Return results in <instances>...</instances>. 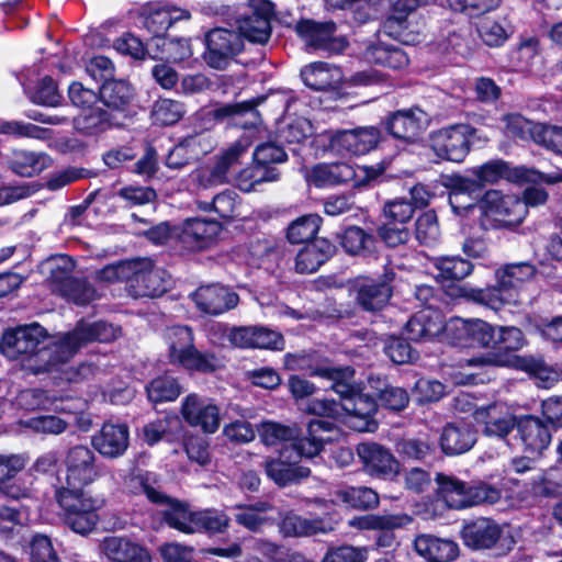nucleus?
<instances>
[{
	"instance_id": "79ce46f5",
	"label": "nucleus",
	"mask_w": 562,
	"mask_h": 562,
	"mask_svg": "<svg viewBox=\"0 0 562 562\" xmlns=\"http://www.w3.org/2000/svg\"><path fill=\"white\" fill-rule=\"evenodd\" d=\"M507 369L529 374V376L538 381L537 385L543 389H550L562 380V368L549 366L542 357H535L532 355L520 356L515 352Z\"/></svg>"
},
{
	"instance_id": "5701e85b",
	"label": "nucleus",
	"mask_w": 562,
	"mask_h": 562,
	"mask_svg": "<svg viewBox=\"0 0 562 562\" xmlns=\"http://www.w3.org/2000/svg\"><path fill=\"white\" fill-rule=\"evenodd\" d=\"M150 504L165 506L159 510L161 524L170 529L184 535H193V524L196 510L187 501L170 496L165 492H154L149 490Z\"/></svg>"
},
{
	"instance_id": "b1692460",
	"label": "nucleus",
	"mask_w": 562,
	"mask_h": 562,
	"mask_svg": "<svg viewBox=\"0 0 562 562\" xmlns=\"http://www.w3.org/2000/svg\"><path fill=\"white\" fill-rule=\"evenodd\" d=\"M224 229L223 223L206 217H188L183 221L179 240L192 252H200L214 247Z\"/></svg>"
},
{
	"instance_id": "412c9836",
	"label": "nucleus",
	"mask_w": 562,
	"mask_h": 562,
	"mask_svg": "<svg viewBox=\"0 0 562 562\" xmlns=\"http://www.w3.org/2000/svg\"><path fill=\"white\" fill-rule=\"evenodd\" d=\"M297 450L289 451L286 448H280L277 457L265 460V473L277 486L296 485L310 477L311 469L300 464L305 456H297Z\"/></svg>"
},
{
	"instance_id": "0eeeda50",
	"label": "nucleus",
	"mask_w": 562,
	"mask_h": 562,
	"mask_svg": "<svg viewBox=\"0 0 562 562\" xmlns=\"http://www.w3.org/2000/svg\"><path fill=\"white\" fill-rule=\"evenodd\" d=\"M288 158L284 146L277 140L276 136L274 139L269 138L259 143L252 151L251 165L236 173L238 189L250 193L256 191L259 184L278 181L281 177L278 165L286 162Z\"/></svg>"
},
{
	"instance_id": "338daca9",
	"label": "nucleus",
	"mask_w": 562,
	"mask_h": 562,
	"mask_svg": "<svg viewBox=\"0 0 562 562\" xmlns=\"http://www.w3.org/2000/svg\"><path fill=\"white\" fill-rule=\"evenodd\" d=\"M247 250L257 265L278 262L284 256V241L273 237H254L249 240Z\"/></svg>"
},
{
	"instance_id": "4be33fe9",
	"label": "nucleus",
	"mask_w": 562,
	"mask_h": 562,
	"mask_svg": "<svg viewBox=\"0 0 562 562\" xmlns=\"http://www.w3.org/2000/svg\"><path fill=\"white\" fill-rule=\"evenodd\" d=\"M516 432L522 452L533 458H541L549 449L555 431L540 416L522 414L518 415Z\"/></svg>"
},
{
	"instance_id": "1a4fd4ad",
	"label": "nucleus",
	"mask_w": 562,
	"mask_h": 562,
	"mask_svg": "<svg viewBox=\"0 0 562 562\" xmlns=\"http://www.w3.org/2000/svg\"><path fill=\"white\" fill-rule=\"evenodd\" d=\"M396 277L394 268L390 266H384L381 273L356 277L350 291L357 306L366 313L383 311L394 294Z\"/></svg>"
},
{
	"instance_id": "37998d69",
	"label": "nucleus",
	"mask_w": 562,
	"mask_h": 562,
	"mask_svg": "<svg viewBox=\"0 0 562 562\" xmlns=\"http://www.w3.org/2000/svg\"><path fill=\"white\" fill-rule=\"evenodd\" d=\"M473 418L477 424L483 425L482 431L486 437L506 439L516 429L518 415H502L497 405L493 403L475 408Z\"/></svg>"
},
{
	"instance_id": "bf43d9fd",
	"label": "nucleus",
	"mask_w": 562,
	"mask_h": 562,
	"mask_svg": "<svg viewBox=\"0 0 562 562\" xmlns=\"http://www.w3.org/2000/svg\"><path fill=\"white\" fill-rule=\"evenodd\" d=\"M173 366H178L190 373L213 374L222 368L221 361L213 351H201L195 345L182 353Z\"/></svg>"
},
{
	"instance_id": "4d7b16f0",
	"label": "nucleus",
	"mask_w": 562,
	"mask_h": 562,
	"mask_svg": "<svg viewBox=\"0 0 562 562\" xmlns=\"http://www.w3.org/2000/svg\"><path fill=\"white\" fill-rule=\"evenodd\" d=\"M273 506L267 501H258L252 504H236L234 520L240 527L251 532H259L269 524L266 514L272 510Z\"/></svg>"
},
{
	"instance_id": "393cba45",
	"label": "nucleus",
	"mask_w": 562,
	"mask_h": 562,
	"mask_svg": "<svg viewBox=\"0 0 562 562\" xmlns=\"http://www.w3.org/2000/svg\"><path fill=\"white\" fill-rule=\"evenodd\" d=\"M413 518L407 514L364 515L355 517L351 526L361 530L374 531L376 548L391 549L396 543L394 530L409 525Z\"/></svg>"
},
{
	"instance_id": "8fccbe9b",
	"label": "nucleus",
	"mask_w": 562,
	"mask_h": 562,
	"mask_svg": "<svg viewBox=\"0 0 562 562\" xmlns=\"http://www.w3.org/2000/svg\"><path fill=\"white\" fill-rule=\"evenodd\" d=\"M134 97V88L123 79L105 80V82H102L99 87L100 101L111 113H126L131 108Z\"/></svg>"
},
{
	"instance_id": "774afa93",
	"label": "nucleus",
	"mask_w": 562,
	"mask_h": 562,
	"mask_svg": "<svg viewBox=\"0 0 562 562\" xmlns=\"http://www.w3.org/2000/svg\"><path fill=\"white\" fill-rule=\"evenodd\" d=\"M322 222V217L317 214H305L297 217L286 228L288 241L303 246L305 243L316 239Z\"/></svg>"
},
{
	"instance_id": "a19ab883",
	"label": "nucleus",
	"mask_w": 562,
	"mask_h": 562,
	"mask_svg": "<svg viewBox=\"0 0 562 562\" xmlns=\"http://www.w3.org/2000/svg\"><path fill=\"white\" fill-rule=\"evenodd\" d=\"M339 395V401L334 398H310L304 403V405L300 408L302 412L308 415H315L322 418L337 419L341 413L345 414V424L352 430L357 432H361L360 424H358V411L353 412L351 407L347 406V396L341 393H337Z\"/></svg>"
},
{
	"instance_id": "f704fd0d",
	"label": "nucleus",
	"mask_w": 562,
	"mask_h": 562,
	"mask_svg": "<svg viewBox=\"0 0 562 562\" xmlns=\"http://www.w3.org/2000/svg\"><path fill=\"white\" fill-rule=\"evenodd\" d=\"M413 551L424 562H453L460 555V547L450 538L419 533L413 541Z\"/></svg>"
},
{
	"instance_id": "f8f14e48",
	"label": "nucleus",
	"mask_w": 562,
	"mask_h": 562,
	"mask_svg": "<svg viewBox=\"0 0 562 562\" xmlns=\"http://www.w3.org/2000/svg\"><path fill=\"white\" fill-rule=\"evenodd\" d=\"M474 132L470 124L443 126L429 133V146L439 159L461 164L471 151Z\"/></svg>"
},
{
	"instance_id": "4468645a",
	"label": "nucleus",
	"mask_w": 562,
	"mask_h": 562,
	"mask_svg": "<svg viewBox=\"0 0 562 562\" xmlns=\"http://www.w3.org/2000/svg\"><path fill=\"white\" fill-rule=\"evenodd\" d=\"M477 203L482 214L494 222L495 228L517 227L527 215L518 195L496 189L485 190Z\"/></svg>"
},
{
	"instance_id": "f03ea898",
	"label": "nucleus",
	"mask_w": 562,
	"mask_h": 562,
	"mask_svg": "<svg viewBox=\"0 0 562 562\" xmlns=\"http://www.w3.org/2000/svg\"><path fill=\"white\" fill-rule=\"evenodd\" d=\"M447 341L458 348L485 350L472 357V367L507 368L515 352L528 345L524 331L516 326L494 325L481 318H451L447 327Z\"/></svg>"
},
{
	"instance_id": "4c0bfd02",
	"label": "nucleus",
	"mask_w": 562,
	"mask_h": 562,
	"mask_svg": "<svg viewBox=\"0 0 562 562\" xmlns=\"http://www.w3.org/2000/svg\"><path fill=\"white\" fill-rule=\"evenodd\" d=\"M108 562H151L149 550L127 537L106 536L99 544Z\"/></svg>"
},
{
	"instance_id": "a878e982",
	"label": "nucleus",
	"mask_w": 562,
	"mask_h": 562,
	"mask_svg": "<svg viewBox=\"0 0 562 562\" xmlns=\"http://www.w3.org/2000/svg\"><path fill=\"white\" fill-rule=\"evenodd\" d=\"M180 413L189 426L199 427L204 434H214L220 428L221 408L209 397L188 394L182 400Z\"/></svg>"
},
{
	"instance_id": "c756f323",
	"label": "nucleus",
	"mask_w": 562,
	"mask_h": 562,
	"mask_svg": "<svg viewBox=\"0 0 562 562\" xmlns=\"http://www.w3.org/2000/svg\"><path fill=\"white\" fill-rule=\"evenodd\" d=\"M335 239L344 252L362 259L378 258L379 241L375 235L358 225H345L335 233Z\"/></svg>"
},
{
	"instance_id": "2eb2a0df",
	"label": "nucleus",
	"mask_w": 562,
	"mask_h": 562,
	"mask_svg": "<svg viewBox=\"0 0 562 562\" xmlns=\"http://www.w3.org/2000/svg\"><path fill=\"white\" fill-rule=\"evenodd\" d=\"M467 172L475 176L481 192L486 187L497 186L502 182L519 183L535 181L539 173L529 170L525 165H514L512 161L496 157L480 165L467 169Z\"/></svg>"
},
{
	"instance_id": "a211bd4d",
	"label": "nucleus",
	"mask_w": 562,
	"mask_h": 562,
	"mask_svg": "<svg viewBox=\"0 0 562 562\" xmlns=\"http://www.w3.org/2000/svg\"><path fill=\"white\" fill-rule=\"evenodd\" d=\"M362 471L370 477L393 481L401 473V463L390 448L375 441L356 446Z\"/></svg>"
},
{
	"instance_id": "f257e3e1",
	"label": "nucleus",
	"mask_w": 562,
	"mask_h": 562,
	"mask_svg": "<svg viewBox=\"0 0 562 562\" xmlns=\"http://www.w3.org/2000/svg\"><path fill=\"white\" fill-rule=\"evenodd\" d=\"M65 482L54 486V497L64 513L65 524L76 533L87 536L98 520L97 501L85 491L102 475L97 456L83 445L70 447L64 459Z\"/></svg>"
},
{
	"instance_id": "cd10ccee",
	"label": "nucleus",
	"mask_w": 562,
	"mask_h": 562,
	"mask_svg": "<svg viewBox=\"0 0 562 562\" xmlns=\"http://www.w3.org/2000/svg\"><path fill=\"white\" fill-rule=\"evenodd\" d=\"M228 340L241 349L283 350L285 345L280 331L261 325L233 327Z\"/></svg>"
},
{
	"instance_id": "58836bf2",
	"label": "nucleus",
	"mask_w": 562,
	"mask_h": 562,
	"mask_svg": "<svg viewBox=\"0 0 562 562\" xmlns=\"http://www.w3.org/2000/svg\"><path fill=\"white\" fill-rule=\"evenodd\" d=\"M267 100V95H258L241 102L224 103L212 110V116L217 122L228 120L229 124L241 128L255 127L259 112L257 106Z\"/></svg>"
},
{
	"instance_id": "5fc2aeb1",
	"label": "nucleus",
	"mask_w": 562,
	"mask_h": 562,
	"mask_svg": "<svg viewBox=\"0 0 562 562\" xmlns=\"http://www.w3.org/2000/svg\"><path fill=\"white\" fill-rule=\"evenodd\" d=\"M191 13L187 9L177 7H155L149 10L144 20V26L153 35L151 38H158L179 21H188Z\"/></svg>"
},
{
	"instance_id": "aec40b11",
	"label": "nucleus",
	"mask_w": 562,
	"mask_h": 562,
	"mask_svg": "<svg viewBox=\"0 0 562 562\" xmlns=\"http://www.w3.org/2000/svg\"><path fill=\"white\" fill-rule=\"evenodd\" d=\"M244 49L238 32L227 29H213L205 35L203 58L213 69H225L231 60Z\"/></svg>"
},
{
	"instance_id": "3c124183",
	"label": "nucleus",
	"mask_w": 562,
	"mask_h": 562,
	"mask_svg": "<svg viewBox=\"0 0 562 562\" xmlns=\"http://www.w3.org/2000/svg\"><path fill=\"white\" fill-rule=\"evenodd\" d=\"M529 170L539 173L540 178L535 181L514 183L518 187H525L520 202L524 203V211L528 212V207H536L547 203L549 193L546 186L557 184L562 182L561 172H542L535 167H529Z\"/></svg>"
},
{
	"instance_id": "20e7f679",
	"label": "nucleus",
	"mask_w": 562,
	"mask_h": 562,
	"mask_svg": "<svg viewBox=\"0 0 562 562\" xmlns=\"http://www.w3.org/2000/svg\"><path fill=\"white\" fill-rule=\"evenodd\" d=\"M411 401L408 391L394 384L387 375L369 374L367 384L355 382L347 406L358 409V424L361 432H375L379 429V408L398 414L407 408Z\"/></svg>"
},
{
	"instance_id": "a18cd8bd",
	"label": "nucleus",
	"mask_w": 562,
	"mask_h": 562,
	"mask_svg": "<svg viewBox=\"0 0 562 562\" xmlns=\"http://www.w3.org/2000/svg\"><path fill=\"white\" fill-rule=\"evenodd\" d=\"M335 427L334 420H329V418H313L308 420L305 431L300 428V438L294 443L299 451L297 456H305V458L318 456L324 449V443L327 441L323 434L333 431Z\"/></svg>"
},
{
	"instance_id": "603ef678",
	"label": "nucleus",
	"mask_w": 562,
	"mask_h": 562,
	"mask_svg": "<svg viewBox=\"0 0 562 562\" xmlns=\"http://www.w3.org/2000/svg\"><path fill=\"white\" fill-rule=\"evenodd\" d=\"M364 55L370 63L393 70H402L409 65V57L400 45L383 41L370 43Z\"/></svg>"
},
{
	"instance_id": "473e14b6",
	"label": "nucleus",
	"mask_w": 562,
	"mask_h": 562,
	"mask_svg": "<svg viewBox=\"0 0 562 562\" xmlns=\"http://www.w3.org/2000/svg\"><path fill=\"white\" fill-rule=\"evenodd\" d=\"M65 265L59 271L53 270L52 278L57 283L61 296L77 305H87L94 300L95 290L85 278L69 276L75 267L70 256H63Z\"/></svg>"
},
{
	"instance_id": "680f3d73",
	"label": "nucleus",
	"mask_w": 562,
	"mask_h": 562,
	"mask_svg": "<svg viewBox=\"0 0 562 562\" xmlns=\"http://www.w3.org/2000/svg\"><path fill=\"white\" fill-rule=\"evenodd\" d=\"M147 398L153 404L176 401L183 391L177 378L170 374L157 375L145 386Z\"/></svg>"
},
{
	"instance_id": "13d9d810",
	"label": "nucleus",
	"mask_w": 562,
	"mask_h": 562,
	"mask_svg": "<svg viewBox=\"0 0 562 562\" xmlns=\"http://www.w3.org/2000/svg\"><path fill=\"white\" fill-rule=\"evenodd\" d=\"M412 342L403 331L401 335H387L383 339V352L394 364L415 363L419 359V351Z\"/></svg>"
},
{
	"instance_id": "c03bdc74",
	"label": "nucleus",
	"mask_w": 562,
	"mask_h": 562,
	"mask_svg": "<svg viewBox=\"0 0 562 562\" xmlns=\"http://www.w3.org/2000/svg\"><path fill=\"white\" fill-rule=\"evenodd\" d=\"M356 168L347 162H319L312 167L310 180L316 188L351 184L355 188Z\"/></svg>"
},
{
	"instance_id": "bb28decb",
	"label": "nucleus",
	"mask_w": 562,
	"mask_h": 562,
	"mask_svg": "<svg viewBox=\"0 0 562 562\" xmlns=\"http://www.w3.org/2000/svg\"><path fill=\"white\" fill-rule=\"evenodd\" d=\"M331 140L339 149L356 156L366 155L386 142L380 125L337 131Z\"/></svg>"
},
{
	"instance_id": "39448f33",
	"label": "nucleus",
	"mask_w": 562,
	"mask_h": 562,
	"mask_svg": "<svg viewBox=\"0 0 562 562\" xmlns=\"http://www.w3.org/2000/svg\"><path fill=\"white\" fill-rule=\"evenodd\" d=\"M538 273L535 263L529 260L506 262L493 272V281L475 292L479 305L493 311H501L507 305L516 304L525 285Z\"/></svg>"
},
{
	"instance_id": "6ab92c4d",
	"label": "nucleus",
	"mask_w": 562,
	"mask_h": 562,
	"mask_svg": "<svg viewBox=\"0 0 562 562\" xmlns=\"http://www.w3.org/2000/svg\"><path fill=\"white\" fill-rule=\"evenodd\" d=\"M274 4L269 0H249L248 10L236 19L241 38L250 43L265 44L271 36Z\"/></svg>"
},
{
	"instance_id": "e433bc0d",
	"label": "nucleus",
	"mask_w": 562,
	"mask_h": 562,
	"mask_svg": "<svg viewBox=\"0 0 562 562\" xmlns=\"http://www.w3.org/2000/svg\"><path fill=\"white\" fill-rule=\"evenodd\" d=\"M396 451L405 462H416L430 467L441 460L437 440L428 434L398 439Z\"/></svg>"
},
{
	"instance_id": "c9c22d12",
	"label": "nucleus",
	"mask_w": 562,
	"mask_h": 562,
	"mask_svg": "<svg viewBox=\"0 0 562 562\" xmlns=\"http://www.w3.org/2000/svg\"><path fill=\"white\" fill-rule=\"evenodd\" d=\"M95 451L106 459L122 457L130 445V429L126 424L105 422L101 429L91 437Z\"/></svg>"
},
{
	"instance_id": "de8ad7c7",
	"label": "nucleus",
	"mask_w": 562,
	"mask_h": 562,
	"mask_svg": "<svg viewBox=\"0 0 562 562\" xmlns=\"http://www.w3.org/2000/svg\"><path fill=\"white\" fill-rule=\"evenodd\" d=\"M301 78L314 91L336 90L339 88L341 71L326 61H315L301 70Z\"/></svg>"
},
{
	"instance_id": "72a5a7b5",
	"label": "nucleus",
	"mask_w": 562,
	"mask_h": 562,
	"mask_svg": "<svg viewBox=\"0 0 562 562\" xmlns=\"http://www.w3.org/2000/svg\"><path fill=\"white\" fill-rule=\"evenodd\" d=\"M198 310L209 315H221L237 306L239 296L227 286L212 283L199 286L192 294Z\"/></svg>"
},
{
	"instance_id": "9d476101",
	"label": "nucleus",
	"mask_w": 562,
	"mask_h": 562,
	"mask_svg": "<svg viewBox=\"0 0 562 562\" xmlns=\"http://www.w3.org/2000/svg\"><path fill=\"white\" fill-rule=\"evenodd\" d=\"M430 121L428 112L420 105L413 104L408 108L386 112L380 120V126L385 139L390 137L406 147L415 144L422 137Z\"/></svg>"
},
{
	"instance_id": "052dcab7",
	"label": "nucleus",
	"mask_w": 562,
	"mask_h": 562,
	"mask_svg": "<svg viewBox=\"0 0 562 562\" xmlns=\"http://www.w3.org/2000/svg\"><path fill=\"white\" fill-rule=\"evenodd\" d=\"M181 428L178 416L166 414L155 420H150L143 427V439L148 446H155L160 441L171 442L175 434Z\"/></svg>"
},
{
	"instance_id": "2f4dec72",
	"label": "nucleus",
	"mask_w": 562,
	"mask_h": 562,
	"mask_svg": "<svg viewBox=\"0 0 562 562\" xmlns=\"http://www.w3.org/2000/svg\"><path fill=\"white\" fill-rule=\"evenodd\" d=\"M448 322L441 311L420 310L403 327V334L414 342L430 341L443 334L447 338Z\"/></svg>"
},
{
	"instance_id": "0e129e2a",
	"label": "nucleus",
	"mask_w": 562,
	"mask_h": 562,
	"mask_svg": "<svg viewBox=\"0 0 562 562\" xmlns=\"http://www.w3.org/2000/svg\"><path fill=\"white\" fill-rule=\"evenodd\" d=\"M338 501L357 510H372L379 506L380 496L368 486H347L335 493Z\"/></svg>"
},
{
	"instance_id": "c85d7f7f",
	"label": "nucleus",
	"mask_w": 562,
	"mask_h": 562,
	"mask_svg": "<svg viewBox=\"0 0 562 562\" xmlns=\"http://www.w3.org/2000/svg\"><path fill=\"white\" fill-rule=\"evenodd\" d=\"M310 376H317L330 381V390L341 393L347 398L352 393L356 370L351 366L337 367L326 357H308L306 366Z\"/></svg>"
},
{
	"instance_id": "09e8293b",
	"label": "nucleus",
	"mask_w": 562,
	"mask_h": 562,
	"mask_svg": "<svg viewBox=\"0 0 562 562\" xmlns=\"http://www.w3.org/2000/svg\"><path fill=\"white\" fill-rule=\"evenodd\" d=\"M419 7V0H390L384 10L382 31L387 36L400 40L408 26V16Z\"/></svg>"
},
{
	"instance_id": "423d86ee",
	"label": "nucleus",
	"mask_w": 562,
	"mask_h": 562,
	"mask_svg": "<svg viewBox=\"0 0 562 562\" xmlns=\"http://www.w3.org/2000/svg\"><path fill=\"white\" fill-rule=\"evenodd\" d=\"M437 495L451 509H465L484 504H496L502 491L484 481L467 482L453 474L437 472Z\"/></svg>"
},
{
	"instance_id": "f3484780",
	"label": "nucleus",
	"mask_w": 562,
	"mask_h": 562,
	"mask_svg": "<svg viewBox=\"0 0 562 562\" xmlns=\"http://www.w3.org/2000/svg\"><path fill=\"white\" fill-rule=\"evenodd\" d=\"M127 269L126 283L134 297H159L170 286L166 270L156 268L149 260H134L128 262Z\"/></svg>"
},
{
	"instance_id": "864d4df0",
	"label": "nucleus",
	"mask_w": 562,
	"mask_h": 562,
	"mask_svg": "<svg viewBox=\"0 0 562 562\" xmlns=\"http://www.w3.org/2000/svg\"><path fill=\"white\" fill-rule=\"evenodd\" d=\"M114 120L110 111L93 105L74 119V126L83 136H99L116 125Z\"/></svg>"
},
{
	"instance_id": "6e6d98bb",
	"label": "nucleus",
	"mask_w": 562,
	"mask_h": 562,
	"mask_svg": "<svg viewBox=\"0 0 562 562\" xmlns=\"http://www.w3.org/2000/svg\"><path fill=\"white\" fill-rule=\"evenodd\" d=\"M50 156L43 151L14 150L9 159V168L20 177H34L50 167Z\"/></svg>"
},
{
	"instance_id": "dca6fc26",
	"label": "nucleus",
	"mask_w": 562,
	"mask_h": 562,
	"mask_svg": "<svg viewBox=\"0 0 562 562\" xmlns=\"http://www.w3.org/2000/svg\"><path fill=\"white\" fill-rule=\"evenodd\" d=\"M121 334V327L114 326L112 323L105 321L88 323L81 319L71 331L63 336V344L60 345L65 347V350L60 351L63 353L61 357L68 362L70 358L89 342H112L119 338Z\"/></svg>"
},
{
	"instance_id": "69168bd1",
	"label": "nucleus",
	"mask_w": 562,
	"mask_h": 562,
	"mask_svg": "<svg viewBox=\"0 0 562 562\" xmlns=\"http://www.w3.org/2000/svg\"><path fill=\"white\" fill-rule=\"evenodd\" d=\"M193 525V533L222 535L227 532L231 526V518L224 510L217 508L198 509Z\"/></svg>"
},
{
	"instance_id": "e2e57ef3",
	"label": "nucleus",
	"mask_w": 562,
	"mask_h": 562,
	"mask_svg": "<svg viewBox=\"0 0 562 562\" xmlns=\"http://www.w3.org/2000/svg\"><path fill=\"white\" fill-rule=\"evenodd\" d=\"M261 441L266 446L281 443V448L289 451L296 450L294 443L300 438V428L290 427L276 422H265L259 430Z\"/></svg>"
},
{
	"instance_id": "ddd939ff",
	"label": "nucleus",
	"mask_w": 562,
	"mask_h": 562,
	"mask_svg": "<svg viewBox=\"0 0 562 562\" xmlns=\"http://www.w3.org/2000/svg\"><path fill=\"white\" fill-rule=\"evenodd\" d=\"M294 31L305 45L315 52L336 55L349 46L347 37L337 34L338 25L333 20L302 18L296 22Z\"/></svg>"
},
{
	"instance_id": "ea45409f",
	"label": "nucleus",
	"mask_w": 562,
	"mask_h": 562,
	"mask_svg": "<svg viewBox=\"0 0 562 562\" xmlns=\"http://www.w3.org/2000/svg\"><path fill=\"white\" fill-rule=\"evenodd\" d=\"M476 442V431L465 423H447L440 431L437 445L442 456H459L468 452Z\"/></svg>"
},
{
	"instance_id": "7ed1b4c3",
	"label": "nucleus",
	"mask_w": 562,
	"mask_h": 562,
	"mask_svg": "<svg viewBox=\"0 0 562 562\" xmlns=\"http://www.w3.org/2000/svg\"><path fill=\"white\" fill-rule=\"evenodd\" d=\"M63 337L55 339L47 329L38 323L18 326L7 329L0 339V351L10 359H19L30 362L35 374L50 372L59 364L66 363L61 357Z\"/></svg>"
},
{
	"instance_id": "7c9ffc66",
	"label": "nucleus",
	"mask_w": 562,
	"mask_h": 562,
	"mask_svg": "<svg viewBox=\"0 0 562 562\" xmlns=\"http://www.w3.org/2000/svg\"><path fill=\"white\" fill-rule=\"evenodd\" d=\"M337 252L338 246L333 240L326 237H316L299 249L294 258V269L300 274L315 273Z\"/></svg>"
},
{
	"instance_id": "9b49d317",
	"label": "nucleus",
	"mask_w": 562,
	"mask_h": 562,
	"mask_svg": "<svg viewBox=\"0 0 562 562\" xmlns=\"http://www.w3.org/2000/svg\"><path fill=\"white\" fill-rule=\"evenodd\" d=\"M503 527L491 517L479 516L463 519L459 537L463 546L473 552L493 551L495 555H505L514 543H502Z\"/></svg>"
},
{
	"instance_id": "6e6552de",
	"label": "nucleus",
	"mask_w": 562,
	"mask_h": 562,
	"mask_svg": "<svg viewBox=\"0 0 562 562\" xmlns=\"http://www.w3.org/2000/svg\"><path fill=\"white\" fill-rule=\"evenodd\" d=\"M443 294L453 302L464 301L479 305L477 294L481 288L470 286L462 281L473 272L474 265L460 256H439L430 259Z\"/></svg>"
},
{
	"instance_id": "49530a36",
	"label": "nucleus",
	"mask_w": 562,
	"mask_h": 562,
	"mask_svg": "<svg viewBox=\"0 0 562 562\" xmlns=\"http://www.w3.org/2000/svg\"><path fill=\"white\" fill-rule=\"evenodd\" d=\"M150 58L165 63H181L191 57L189 38L167 34L150 38Z\"/></svg>"
}]
</instances>
